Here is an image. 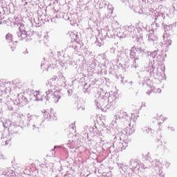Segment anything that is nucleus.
<instances>
[{"instance_id": "f257e3e1", "label": "nucleus", "mask_w": 177, "mask_h": 177, "mask_svg": "<svg viewBox=\"0 0 177 177\" xmlns=\"http://www.w3.org/2000/svg\"><path fill=\"white\" fill-rule=\"evenodd\" d=\"M53 115H55V114L53 113H52V110L44 111V117L46 120H48V118H52V117H53Z\"/></svg>"}, {"instance_id": "f03ea898", "label": "nucleus", "mask_w": 177, "mask_h": 177, "mask_svg": "<svg viewBox=\"0 0 177 177\" xmlns=\"http://www.w3.org/2000/svg\"><path fill=\"white\" fill-rule=\"evenodd\" d=\"M6 39H7L8 42H12V41H13V37L12 36V34H8L6 36Z\"/></svg>"}, {"instance_id": "7ed1b4c3", "label": "nucleus", "mask_w": 177, "mask_h": 177, "mask_svg": "<svg viewBox=\"0 0 177 177\" xmlns=\"http://www.w3.org/2000/svg\"><path fill=\"white\" fill-rule=\"evenodd\" d=\"M35 96L37 99L41 100L42 97H41V92L39 91H35Z\"/></svg>"}, {"instance_id": "20e7f679", "label": "nucleus", "mask_w": 177, "mask_h": 177, "mask_svg": "<svg viewBox=\"0 0 177 177\" xmlns=\"http://www.w3.org/2000/svg\"><path fill=\"white\" fill-rule=\"evenodd\" d=\"M3 159H4L3 154H2V152L0 151V160H3Z\"/></svg>"}, {"instance_id": "39448f33", "label": "nucleus", "mask_w": 177, "mask_h": 177, "mask_svg": "<svg viewBox=\"0 0 177 177\" xmlns=\"http://www.w3.org/2000/svg\"><path fill=\"white\" fill-rule=\"evenodd\" d=\"M57 80V76H54V81H56Z\"/></svg>"}, {"instance_id": "423d86ee", "label": "nucleus", "mask_w": 177, "mask_h": 177, "mask_svg": "<svg viewBox=\"0 0 177 177\" xmlns=\"http://www.w3.org/2000/svg\"><path fill=\"white\" fill-rule=\"evenodd\" d=\"M7 174H8V173L4 172V173H3V175L6 176V175H7Z\"/></svg>"}]
</instances>
